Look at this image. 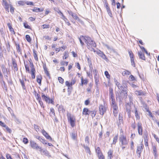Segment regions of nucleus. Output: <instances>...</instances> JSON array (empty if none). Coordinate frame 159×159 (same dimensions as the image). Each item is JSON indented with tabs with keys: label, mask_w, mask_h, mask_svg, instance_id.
<instances>
[{
	"label": "nucleus",
	"mask_w": 159,
	"mask_h": 159,
	"mask_svg": "<svg viewBox=\"0 0 159 159\" xmlns=\"http://www.w3.org/2000/svg\"><path fill=\"white\" fill-rule=\"evenodd\" d=\"M67 116L68 122L70 124L71 126L73 127L75 125V118L73 115L70 113H68Z\"/></svg>",
	"instance_id": "1"
},
{
	"label": "nucleus",
	"mask_w": 159,
	"mask_h": 159,
	"mask_svg": "<svg viewBox=\"0 0 159 159\" xmlns=\"http://www.w3.org/2000/svg\"><path fill=\"white\" fill-rule=\"evenodd\" d=\"M125 92L121 91L120 94L116 95L117 99H119L120 102L122 101L125 97H126L127 96V91L126 89H125Z\"/></svg>",
	"instance_id": "2"
},
{
	"label": "nucleus",
	"mask_w": 159,
	"mask_h": 159,
	"mask_svg": "<svg viewBox=\"0 0 159 159\" xmlns=\"http://www.w3.org/2000/svg\"><path fill=\"white\" fill-rule=\"evenodd\" d=\"M107 106L104 102L103 104H100L99 107V111L101 115H103L106 111Z\"/></svg>",
	"instance_id": "3"
},
{
	"label": "nucleus",
	"mask_w": 159,
	"mask_h": 159,
	"mask_svg": "<svg viewBox=\"0 0 159 159\" xmlns=\"http://www.w3.org/2000/svg\"><path fill=\"white\" fill-rule=\"evenodd\" d=\"M119 141L122 145H126L128 143V140L123 134H121L119 137Z\"/></svg>",
	"instance_id": "4"
},
{
	"label": "nucleus",
	"mask_w": 159,
	"mask_h": 159,
	"mask_svg": "<svg viewBox=\"0 0 159 159\" xmlns=\"http://www.w3.org/2000/svg\"><path fill=\"white\" fill-rule=\"evenodd\" d=\"M42 98L43 100L45 101L48 103H52L54 104V102L52 99H50L47 96H46L43 93H42Z\"/></svg>",
	"instance_id": "5"
},
{
	"label": "nucleus",
	"mask_w": 159,
	"mask_h": 159,
	"mask_svg": "<svg viewBox=\"0 0 159 159\" xmlns=\"http://www.w3.org/2000/svg\"><path fill=\"white\" fill-rule=\"evenodd\" d=\"M80 43L82 45H84V43L82 41H83L85 43L87 44L88 46V48L89 49V37H86V38L83 36H81L79 38Z\"/></svg>",
	"instance_id": "6"
},
{
	"label": "nucleus",
	"mask_w": 159,
	"mask_h": 159,
	"mask_svg": "<svg viewBox=\"0 0 159 159\" xmlns=\"http://www.w3.org/2000/svg\"><path fill=\"white\" fill-rule=\"evenodd\" d=\"M30 144L31 147L34 149H36V150L39 149L40 151H41L43 150L41 147L38 146V144L33 141H30Z\"/></svg>",
	"instance_id": "7"
},
{
	"label": "nucleus",
	"mask_w": 159,
	"mask_h": 159,
	"mask_svg": "<svg viewBox=\"0 0 159 159\" xmlns=\"http://www.w3.org/2000/svg\"><path fill=\"white\" fill-rule=\"evenodd\" d=\"M89 144V137L88 136H87L85 138V143L84 144V146L86 152L89 153V149L88 146Z\"/></svg>",
	"instance_id": "8"
},
{
	"label": "nucleus",
	"mask_w": 159,
	"mask_h": 159,
	"mask_svg": "<svg viewBox=\"0 0 159 159\" xmlns=\"http://www.w3.org/2000/svg\"><path fill=\"white\" fill-rule=\"evenodd\" d=\"M90 50L93 51L94 52H96L97 54L104 59H105L107 58L105 55L102 52L99 50H97V51H96L95 49L94 48H92L91 49H90Z\"/></svg>",
	"instance_id": "9"
},
{
	"label": "nucleus",
	"mask_w": 159,
	"mask_h": 159,
	"mask_svg": "<svg viewBox=\"0 0 159 159\" xmlns=\"http://www.w3.org/2000/svg\"><path fill=\"white\" fill-rule=\"evenodd\" d=\"M30 63V67H31V75L32 79H34L35 78V70L33 63Z\"/></svg>",
	"instance_id": "10"
},
{
	"label": "nucleus",
	"mask_w": 159,
	"mask_h": 159,
	"mask_svg": "<svg viewBox=\"0 0 159 159\" xmlns=\"http://www.w3.org/2000/svg\"><path fill=\"white\" fill-rule=\"evenodd\" d=\"M143 144H141L140 146L137 147V154H139V157H140L141 156V152L143 150Z\"/></svg>",
	"instance_id": "11"
},
{
	"label": "nucleus",
	"mask_w": 159,
	"mask_h": 159,
	"mask_svg": "<svg viewBox=\"0 0 159 159\" xmlns=\"http://www.w3.org/2000/svg\"><path fill=\"white\" fill-rule=\"evenodd\" d=\"M42 133L47 139L52 140V139L51 137L45 130L44 129L42 130Z\"/></svg>",
	"instance_id": "12"
},
{
	"label": "nucleus",
	"mask_w": 159,
	"mask_h": 159,
	"mask_svg": "<svg viewBox=\"0 0 159 159\" xmlns=\"http://www.w3.org/2000/svg\"><path fill=\"white\" fill-rule=\"evenodd\" d=\"M115 83L116 86L120 90L125 92V89H126V88L121 85L120 83L118 82L117 80L115 81Z\"/></svg>",
	"instance_id": "13"
},
{
	"label": "nucleus",
	"mask_w": 159,
	"mask_h": 159,
	"mask_svg": "<svg viewBox=\"0 0 159 159\" xmlns=\"http://www.w3.org/2000/svg\"><path fill=\"white\" fill-rule=\"evenodd\" d=\"M138 128V132L139 134L140 135L142 134V127L141 123L138 122L137 124Z\"/></svg>",
	"instance_id": "14"
},
{
	"label": "nucleus",
	"mask_w": 159,
	"mask_h": 159,
	"mask_svg": "<svg viewBox=\"0 0 159 159\" xmlns=\"http://www.w3.org/2000/svg\"><path fill=\"white\" fill-rule=\"evenodd\" d=\"M12 63L14 67V71H17L18 70L17 65L15 59H12Z\"/></svg>",
	"instance_id": "15"
},
{
	"label": "nucleus",
	"mask_w": 159,
	"mask_h": 159,
	"mask_svg": "<svg viewBox=\"0 0 159 159\" xmlns=\"http://www.w3.org/2000/svg\"><path fill=\"white\" fill-rule=\"evenodd\" d=\"M40 152L42 155H45L49 157H51V156L49 153V152L46 150H43L42 151Z\"/></svg>",
	"instance_id": "16"
},
{
	"label": "nucleus",
	"mask_w": 159,
	"mask_h": 159,
	"mask_svg": "<svg viewBox=\"0 0 159 159\" xmlns=\"http://www.w3.org/2000/svg\"><path fill=\"white\" fill-rule=\"evenodd\" d=\"M1 68L2 71L4 75L6 74H8V72H9V71H8L7 69L6 68L4 65H2Z\"/></svg>",
	"instance_id": "17"
},
{
	"label": "nucleus",
	"mask_w": 159,
	"mask_h": 159,
	"mask_svg": "<svg viewBox=\"0 0 159 159\" xmlns=\"http://www.w3.org/2000/svg\"><path fill=\"white\" fill-rule=\"evenodd\" d=\"M152 149L153 150V153L154 155L155 158H156L158 156L157 154V150L156 147L155 145H153L152 147Z\"/></svg>",
	"instance_id": "18"
},
{
	"label": "nucleus",
	"mask_w": 159,
	"mask_h": 159,
	"mask_svg": "<svg viewBox=\"0 0 159 159\" xmlns=\"http://www.w3.org/2000/svg\"><path fill=\"white\" fill-rule=\"evenodd\" d=\"M15 45L17 52L18 53H19L20 54H21V50L19 44L16 43Z\"/></svg>",
	"instance_id": "19"
},
{
	"label": "nucleus",
	"mask_w": 159,
	"mask_h": 159,
	"mask_svg": "<svg viewBox=\"0 0 159 159\" xmlns=\"http://www.w3.org/2000/svg\"><path fill=\"white\" fill-rule=\"evenodd\" d=\"M134 93L137 96H143L144 95V93L142 90L135 91L134 92Z\"/></svg>",
	"instance_id": "20"
},
{
	"label": "nucleus",
	"mask_w": 159,
	"mask_h": 159,
	"mask_svg": "<svg viewBox=\"0 0 159 159\" xmlns=\"http://www.w3.org/2000/svg\"><path fill=\"white\" fill-rule=\"evenodd\" d=\"M108 159H111L112 157V155L113 153V151L111 150H110L108 152Z\"/></svg>",
	"instance_id": "21"
},
{
	"label": "nucleus",
	"mask_w": 159,
	"mask_h": 159,
	"mask_svg": "<svg viewBox=\"0 0 159 159\" xmlns=\"http://www.w3.org/2000/svg\"><path fill=\"white\" fill-rule=\"evenodd\" d=\"M42 79V77L41 75H40L39 76L38 75L37 76V81L39 85H41V84Z\"/></svg>",
	"instance_id": "22"
},
{
	"label": "nucleus",
	"mask_w": 159,
	"mask_h": 159,
	"mask_svg": "<svg viewBox=\"0 0 159 159\" xmlns=\"http://www.w3.org/2000/svg\"><path fill=\"white\" fill-rule=\"evenodd\" d=\"M58 110L60 112L64 113L65 112V109L62 105H60L58 108Z\"/></svg>",
	"instance_id": "23"
},
{
	"label": "nucleus",
	"mask_w": 159,
	"mask_h": 159,
	"mask_svg": "<svg viewBox=\"0 0 159 159\" xmlns=\"http://www.w3.org/2000/svg\"><path fill=\"white\" fill-rule=\"evenodd\" d=\"M89 110L88 108H84L83 111V114L85 115H88Z\"/></svg>",
	"instance_id": "24"
},
{
	"label": "nucleus",
	"mask_w": 159,
	"mask_h": 159,
	"mask_svg": "<svg viewBox=\"0 0 159 159\" xmlns=\"http://www.w3.org/2000/svg\"><path fill=\"white\" fill-rule=\"evenodd\" d=\"M22 88L23 89H26V87L25 84V82L23 80L19 79Z\"/></svg>",
	"instance_id": "25"
},
{
	"label": "nucleus",
	"mask_w": 159,
	"mask_h": 159,
	"mask_svg": "<svg viewBox=\"0 0 159 159\" xmlns=\"http://www.w3.org/2000/svg\"><path fill=\"white\" fill-rule=\"evenodd\" d=\"M138 54L139 56V58L142 60H145V57L144 54H143L141 52H138Z\"/></svg>",
	"instance_id": "26"
},
{
	"label": "nucleus",
	"mask_w": 159,
	"mask_h": 159,
	"mask_svg": "<svg viewBox=\"0 0 159 159\" xmlns=\"http://www.w3.org/2000/svg\"><path fill=\"white\" fill-rule=\"evenodd\" d=\"M93 72L94 75V79L95 80L96 79H99L98 75V73L97 71L95 70H93Z\"/></svg>",
	"instance_id": "27"
},
{
	"label": "nucleus",
	"mask_w": 159,
	"mask_h": 159,
	"mask_svg": "<svg viewBox=\"0 0 159 159\" xmlns=\"http://www.w3.org/2000/svg\"><path fill=\"white\" fill-rule=\"evenodd\" d=\"M43 9H40V8L37 7H34L32 10L33 11L36 12H42L43 11Z\"/></svg>",
	"instance_id": "28"
},
{
	"label": "nucleus",
	"mask_w": 159,
	"mask_h": 159,
	"mask_svg": "<svg viewBox=\"0 0 159 159\" xmlns=\"http://www.w3.org/2000/svg\"><path fill=\"white\" fill-rule=\"evenodd\" d=\"M50 113L51 116H55L54 110L53 108H51L50 109Z\"/></svg>",
	"instance_id": "29"
},
{
	"label": "nucleus",
	"mask_w": 159,
	"mask_h": 159,
	"mask_svg": "<svg viewBox=\"0 0 159 159\" xmlns=\"http://www.w3.org/2000/svg\"><path fill=\"white\" fill-rule=\"evenodd\" d=\"M90 45H91V47H92V48H93V47H96V45L95 42L93 40H91L90 41Z\"/></svg>",
	"instance_id": "30"
},
{
	"label": "nucleus",
	"mask_w": 159,
	"mask_h": 159,
	"mask_svg": "<svg viewBox=\"0 0 159 159\" xmlns=\"http://www.w3.org/2000/svg\"><path fill=\"white\" fill-rule=\"evenodd\" d=\"M135 116L137 119L139 120L140 119V116L137 112L136 108H135Z\"/></svg>",
	"instance_id": "31"
},
{
	"label": "nucleus",
	"mask_w": 159,
	"mask_h": 159,
	"mask_svg": "<svg viewBox=\"0 0 159 159\" xmlns=\"http://www.w3.org/2000/svg\"><path fill=\"white\" fill-rule=\"evenodd\" d=\"M33 52L34 56V59L36 61H38V57H37V54L36 53V51H35V50L34 49L33 50Z\"/></svg>",
	"instance_id": "32"
},
{
	"label": "nucleus",
	"mask_w": 159,
	"mask_h": 159,
	"mask_svg": "<svg viewBox=\"0 0 159 159\" xmlns=\"http://www.w3.org/2000/svg\"><path fill=\"white\" fill-rule=\"evenodd\" d=\"M88 81L86 80H84L81 79V85H83L84 84H86L88 83Z\"/></svg>",
	"instance_id": "33"
},
{
	"label": "nucleus",
	"mask_w": 159,
	"mask_h": 159,
	"mask_svg": "<svg viewBox=\"0 0 159 159\" xmlns=\"http://www.w3.org/2000/svg\"><path fill=\"white\" fill-rule=\"evenodd\" d=\"M117 139H118V135H116V136H115L113 138V144H115L117 141Z\"/></svg>",
	"instance_id": "34"
},
{
	"label": "nucleus",
	"mask_w": 159,
	"mask_h": 159,
	"mask_svg": "<svg viewBox=\"0 0 159 159\" xmlns=\"http://www.w3.org/2000/svg\"><path fill=\"white\" fill-rule=\"evenodd\" d=\"M7 25L10 30L11 31H12L14 32L13 29L10 23H8L7 24Z\"/></svg>",
	"instance_id": "35"
},
{
	"label": "nucleus",
	"mask_w": 159,
	"mask_h": 159,
	"mask_svg": "<svg viewBox=\"0 0 159 159\" xmlns=\"http://www.w3.org/2000/svg\"><path fill=\"white\" fill-rule=\"evenodd\" d=\"M68 52L65 51L64 54V56L63 57V59H66L68 57Z\"/></svg>",
	"instance_id": "36"
},
{
	"label": "nucleus",
	"mask_w": 159,
	"mask_h": 159,
	"mask_svg": "<svg viewBox=\"0 0 159 159\" xmlns=\"http://www.w3.org/2000/svg\"><path fill=\"white\" fill-rule=\"evenodd\" d=\"M96 152L98 154V155H99V154H102L101 152L100 148L99 147H98L96 149Z\"/></svg>",
	"instance_id": "37"
},
{
	"label": "nucleus",
	"mask_w": 159,
	"mask_h": 159,
	"mask_svg": "<svg viewBox=\"0 0 159 159\" xmlns=\"http://www.w3.org/2000/svg\"><path fill=\"white\" fill-rule=\"evenodd\" d=\"M119 120L120 123H121L123 121L122 116L120 113L119 114Z\"/></svg>",
	"instance_id": "38"
},
{
	"label": "nucleus",
	"mask_w": 159,
	"mask_h": 159,
	"mask_svg": "<svg viewBox=\"0 0 159 159\" xmlns=\"http://www.w3.org/2000/svg\"><path fill=\"white\" fill-rule=\"evenodd\" d=\"M72 17L75 20H77L78 21L80 20V19L79 18L78 16H77L76 14H74L73 16H72Z\"/></svg>",
	"instance_id": "39"
},
{
	"label": "nucleus",
	"mask_w": 159,
	"mask_h": 159,
	"mask_svg": "<svg viewBox=\"0 0 159 159\" xmlns=\"http://www.w3.org/2000/svg\"><path fill=\"white\" fill-rule=\"evenodd\" d=\"M96 114V112L95 111H90V115H91L92 117L93 118L94 117Z\"/></svg>",
	"instance_id": "40"
},
{
	"label": "nucleus",
	"mask_w": 159,
	"mask_h": 159,
	"mask_svg": "<svg viewBox=\"0 0 159 159\" xmlns=\"http://www.w3.org/2000/svg\"><path fill=\"white\" fill-rule=\"evenodd\" d=\"M60 64L61 66L65 65L66 66H67L68 64V62L62 61L61 62Z\"/></svg>",
	"instance_id": "41"
},
{
	"label": "nucleus",
	"mask_w": 159,
	"mask_h": 159,
	"mask_svg": "<svg viewBox=\"0 0 159 159\" xmlns=\"http://www.w3.org/2000/svg\"><path fill=\"white\" fill-rule=\"evenodd\" d=\"M25 39L28 42H30L31 41V39L30 36L28 35H26L25 36Z\"/></svg>",
	"instance_id": "42"
},
{
	"label": "nucleus",
	"mask_w": 159,
	"mask_h": 159,
	"mask_svg": "<svg viewBox=\"0 0 159 159\" xmlns=\"http://www.w3.org/2000/svg\"><path fill=\"white\" fill-rule=\"evenodd\" d=\"M152 135L156 139V141L157 142V143H159V138L158 137L156 136V134H153Z\"/></svg>",
	"instance_id": "43"
},
{
	"label": "nucleus",
	"mask_w": 159,
	"mask_h": 159,
	"mask_svg": "<svg viewBox=\"0 0 159 159\" xmlns=\"http://www.w3.org/2000/svg\"><path fill=\"white\" fill-rule=\"evenodd\" d=\"M58 80H59L60 83L63 84L64 82V80L63 78H62L61 77H58Z\"/></svg>",
	"instance_id": "44"
},
{
	"label": "nucleus",
	"mask_w": 159,
	"mask_h": 159,
	"mask_svg": "<svg viewBox=\"0 0 159 159\" xmlns=\"http://www.w3.org/2000/svg\"><path fill=\"white\" fill-rule=\"evenodd\" d=\"M130 74V72L128 70L124 71L123 72V74L124 75H129Z\"/></svg>",
	"instance_id": "45"
},
{
	"label": "nucleus",
	"mask_w": 159,
	"mask_h": 159,
	"mask_svg": "<svg viewBox=\"0 0 159 159\" xmlns=\"http://www.w3.org/2000/svg\"><path fill=\"white\" fill-rule=\"evenodd\" d=\"M24 25L25 28L28 29H30V26L27 23H24Z\"/></svg>",
	"instance_id": "46"
},
{
	"label": "nucleus",
	"mask_w": 159,
	"mask_h": 159,
	"mask_svg": "<svg viewBox=\"0 0 159 159\" xmlns=\"http://www.w3.org/2000/svg\"><path fill=\"white\" fill-rule=\"evenodd\" d=\"M43 29H48L49 28V25H43L42 26Z\"/></svg>",
	"instance_id": "47"
},
{
	"label": "nucleus",
	"mask_w": 159,
	"mask_h": 159,
	"mask_svg": "<svg viewBox=\"0 0 159 159\" xmlns=\"http://www.w3.org/2000/svg\"><path fill=\"white\" fill-rule=\"evenodd\" d=\"M66 48V46H63L61 47L60 48H59V50L58 52H59L60 51H63Z\"/></svg>",
	"instance_id": "48"
},
{
	"label": "nucleus",
	"mask_w": 159,
	"mask_h": 159,
	"mask_svg": "<svg viewBox=\"0 0 159 159\" xmlns=\"http://www.w3.org/2000/svg\"><path fill=\"white\" fill-rule=\"evenodd\" d=\"M10 12L12 13L13 14L14 13V8L11 5H10Z\"/></svg>",
	"instance_id": "49"
},
{
	"label": "nucleus",
	"mask_w": 159,
	"mask_h": 159,
	"mask_svg": "<svg viewBox=\"0 0 159 159\" xmlns=\"http://www.w3.org/2000/svg\"><path fill=\"white\" fill-rule=\"evenodd\" d=\"M105 75L107 78L109 79H110V75L108 71H105Z\"/></svg>",
	"instance_id": "50"
},
{
	"label": "nucleus",
	"mask_w": 159,
	"mask_h": 159,
	"mask_svg": "<svg viewBox=\"0 0 159 159\" xmlns=\"http://www.w3.org/2000/svg\"><path fill=\"white\" fill-rule=\"evenodd\" d=\"M128 52L130 58L134 57V54L132 51L129 50Z\"/></svg>",
	"instance_id": "51"
},
{
	"label": "nucleus",
	"mask_w": 159,
	"mask_h": 159,
	"mask_svg": "<svg viewBox=\"0 0 159 159\" xmlns=\"http://www.w3.org/2000/svg\"><path fill=\"white\" fill-rule=\"evenodd\" d=\"M34 126L36 131H37V130L39 131V127L38 125L34 124Z\"/></svg>",
	"instance_id": "52"
},
{
	"label": "nucleus",
	"mask_w": 159,
	"mask_h": 159,
	"mask_svg": "<svg viewBox=\"0 0 159 159\" xmlns=\"http://www.w3.org/2000/svg\"><path fill=\"white\" fill-rule=\"evenodd\" d=\"M4 128H6V130L8 132H9L10 133H11V130L10 128H9L6 125V127H5Z\"/></svg>",
	"instance_id": "53"
},
{
	"label": "nucleus",
	"mask_w": 159,
	"mask_h": 159,
	"mask_svg": "<svg viewBox=\"0 0 159 159\" xmlns=\"http://www.w3.org/2000/svg\"><path fill=\"white\" fill-rule=\"evenodd\" d=\"M23 142L25 144H27L28 143V139L26 138H24L23 140Z\"/></svg>",
	"instance_id": "54"
},
{
	"label": "nucleus",
	"mask_w": 159,
	"mask_h": 159,
	"mask_svg": "<svg viewBox=\"0 0 159 159\" xmlns=\"http://www.w3.org/2000/svg\"><path fill=\"white\" fill-rule=\"evenodd\" d=\"M99 159H105L104 157L102 154H99L98 155Z\"/></svg>",
	"instance_id": "55"
},
{
	"label": "nucleus",
	"mask_w": 159,
	"mask_h": 159,
	"mask_svg": "<svg viewBox=\"0 0 159 159\" xmlns=\"http://www.w3.org/2000/svg\"><path fill=\"white\" fill-rule=\"evenodd\" d=\"M113 114L115 116H116L118 113V110H113Z\"/></svg>",
	"instance_id": "56"
},
{
	"label": "nucleus",
	"mask_w": 159,
	"mask_h": 159,
	"mask_svg": "<svg viewBox=\"0 0 159 159\" xmlns=\"http://www.w3.org/2000/svg\"><path fill=\"white\" fill-rule=\"evenodd\" d=\"M111 107L116 105V102L115 101V99L111 100Z\"/></svg>",
	"instance_id": "57"
},
{
	"label": "nucleus",
	"mask_w": 159,
	"mask_h": 159,
	"mask_svg": "<svg viewBox=\"0 0 159 159\" xmlns=\"http://www.w3.org/2000/svg\"><path fill=\"white\" fill-rule=\"evenodd\" d=\"M18 3L19 5L23 6L25 4L24 2L23 1H19Z\"/></svg>",
	"instance_id": "58"
},
{
	"label": "nucleus",
	"mask_w": 159,
	"mask_h": 159,
	"mask_svg": "<svg viewBox=\"0 0 159 159\" xmlns=\"http://www.w3.org/2000/svg\"><path fill=\"white\" fill-rule=\"evenodd\" d=\"M144 140L145 141V145L146 146H148V140L147 139V138H144Z\"/></svg>",
	"instance_id": "59"
},
{
	"label": "nucleus",
	"mask_w": 159,
	"mask_h": 159,
	"mask_svg": "<svg viewBox=\"0 0 159 159\" xmlns=\"http://www.w3.org/2000/svg\"><path fill=\"white\" fill-rule=\"evenodd\" d=\"M113 109V110H118V107L117 105L111 107Z\"/></svg>",
	"instance_id": "60"
},
{
	"label": "nucleus",
	"mask_w": 159,
	"mask_h": 159,
	"mask_svg": "<svg viewBox=\"0 0 159 159\" xmlns=\"http://www.w3.org/2000/svg\"><path fill=\"white\" fill-rule=\"evenodd\" d=\"M38 101L41 107L44 108L43 103V102L42 101L41 99L38 100Z\"/></svg>",
	"instance_id": "61"
},
{
	"label": "nucleus",
	"mask_w": 159,
	"mask_h": 159,
	"mask_svg": "<svg viewBox=\"0 0 159 159\" xmlns=\"http://www.w3.org/2000/svg\"><path fill=\"white\" fill-rule=\"evenodd\" d=\"M25 70L26 71H28L29 73L30 72V70H29V66H27L25 64Z\"/></svg>",
	"instance_id": "62"
},
{
	"label": "nucleus",
	"mask_w": 159,
	"mask_h": 159,
	"mask_svg": "<svg viewBox=\"0 0 159 159\" xmlns=\"http://www.w3.org/2000/svg\"><path fill=\"white\" fill-rule=\"evenodd\" d=\"M0 125L2 127H6V125L2 121L0 120Z\"/></svg>",
	"instance_id": "63"
},
{
	"label": "nucleus",
	"mask_w": 159,
	"mask_h": 159,
	"mask_svg": "<svg viewBox=\"0 0 159 159\" xmlns=\"http://www.w3.org/2000/svg\"><path fill=\"white\" fill-rule=\"evenodd\" d=\"M7 159H12L11 156L9 154H7L6 155Z\"/></svg>",
	"instance_id": "64"
}]
</instances>
